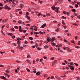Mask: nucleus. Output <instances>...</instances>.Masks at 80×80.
<instances>
[{
    "instance_id": "7",
    "label": "nucleus",
    "mask_w": 80,
    "mask_h": 80,
    "mask_svg": "<svg viewBox=\"0 0 80 80\" xmlns=\"http://www.w3.org/2000/svg\"><path fill=\"white\" fill-rule=\"evenodd\" d=\"M46 23H44L41 26V27H42V28H45V27L46 26Z\"/></svg>"
},
{
    "instance_id": "3",
    "label": "nucleus",
    "mask_w": 80,
    "mask_h": 80,
    "mask_svg": "<svg viewBox=\"0 0 80 80\" xmlns=\"http://www.w3.org/2000/svg\"><path fill=\"white\" fill-rule=\"evenodd\" d=\"M57 60H55V61H53L52 63V66H53L54 65H55V63H57Z\"/></svg>"
},
{
    "instance_id": "41",
    "label": "nucleus",
    "mask_w": 80,
    "mask_h": 80,
    "mask_svg": "<svg viewBox=\"0 0 80 80\" xmlns=\"http://www.w3.org/2000/svg\"><path fill=\"white\" fill-rule=\"evenodd\" d=\"M19 49H20V50H22V49H23V47L21 46Z\"/></svg>"
},
{
    "instance_id": "16",
    "label": "nucleus",
    "mask_w": 80,
    "mask_h": 80,
    "mask_svg": "<svg viewBox=\"0 0 80 80\" xmlns=\"http://www.w3.org/2000/svg\"><path fill=\"white\" fill-rule=\"evenodd\" d=\"M8 6H6L5 7H4V9H5V10H7V9H8Z\"/></svg>"
},
{
    "instance_id": "28",
    "label": "nucleus",
    "mask_w": 80,
    "mask_h": 80,
    "mask_svg": "<svg viewBox=\"0 0 80 80\" xmlns=\"http://www.w3.org/2000/svg\"><path fill=\"white\" fill-rule=\"evenodd\" d=\"M72 12H76V10L75 9H72Z\"/></svg>"
},
{
    "instance_id": "42",
    "label": "nucleus",
    "mask_w": 80,
    "mask_h": 80,
    "mask_svg": "<svg viewBox=\"0 0 80 80\" xmlns=\"http://www.w3.org/2000/svg\"><path fill=\"white\" fill-rule=\"evenodd\" d=\"M44 48H48V46L46 45L45 46Z\"/></svg>"
},
{
    "instance_id": "22",
    "label": "nucleus",
    "mask_w": 80,
    "mask_h": 80,
    "mask_svg": "<svg viewBox=\"0 0 80 80\" xmlns=\"http://www.w3.org/2000/svg\"><path fill=\"white\" fill-rule=\"evenodd\" d=\"M55 9H56V10H59L60 9V8L59 7H56Z\"/></svg>"
},
{
    "instance_id": "34",
    "label": "nucleus",
    "mask_w": 80,
    "mask_h": 80,
    "mask_svg": "<svg viewBox=\"0 0 80 80\" xmlns=\"http://www.w3.org/2000/svg\"><path fill=\"white\" fill-rule=\"evenodd\" d=\"M5 53V52H2V51H1L0 52V53H1V54H3V53Z\"/></svg>"
},
{
    "instance_id": "11",
    "label": "nucleus",
    "mask_w": 80,
    "mask_h": 80,
    "mask_svg": "<svg viewBox=\"0 0 80 80\" xmlns=\"http://www.w3.org/2000/svg\"><path fill=\"white\" fill-rule=\"evenodd\" d=\"M54 40H55V37H53L52 38V42H53Z\"/></svg>"
},
{
    "instance_id": "45",
    "label": "nucleus",
    "mask_w": 80,
    "mask_h": 80,
    "mask_svg": "<svg viewBox=\"0 0 80 80\" xmlns=\"http://www.w3.org/2000/svg\"><path fill=\"white\" fill-rule=\"evenodd\" d=\"M34 28V30H35V31H37V30H38V29H37V28Z\"/></svg>"
},
{
    "instance_id": "29",
    "label": "nucleus",
    "mask_w": 80,
    "mask_h": 80,
    "mask_svg": "<svg viewBox=\"0 0 80 80\" xmlns=\"http://www.w3.org/2000/svg\"><path fill=\"white\" fill-rule=\"evenodd\" d=\"M27 57H28V58H30V55H27Z\"/></svg>"
},
{
    "instance_id": "14",
    "label": "nucleus",
    "mask_w": 80,
    "mask_h": 80,
    "mask_svg": "<svg viewBox=\"0 0 80 80\" xmlns=\"http://www.w3.org/2000/svg\"><path fill=\"white\" fill-rule=\"evenodd\" d=\"M20 8H23V4H21L20 5Z\"/></svg>"
},
{
    "instance_id": "26",
    "label": "nucleus",
    "mask_w": 80,
    "mask_h": 80,
    "mask_svg": "<svg viewBox=\"0 0 80 80\" xmlns=\"http://www.w3.org/2000/svg\"><path fill=\"white\" fill-rule=\"evenodd\" d=\"M62 23L63 24V25H65V22H64V21H63V20L62 21Z\"/></svg>"
},
{
    "instance_id": "13",
    "label": "nucleus",
    "mask_w": 80,
    "mask_h": 80,
    "mask_svg": "<svg viewBox=\"0 0 80 80\" xmlns=\"http://www.w3.org/2000/svg\"><path fill=\"white\" fill-rule=\"evenodd\" d=\"M47 42H50V38H47Z\"/></svg>"
},
{
    "instance_id": "9",
    "label": "nucleus",
    "mask_w": 80,
    "mask_h": 80,
    "mask_svg": "<svg viewBox=\"0 0 80 80\" xmlns=\"http://www.w3.org/2000/svg\"><path fill=\"white\" fill-rule=\"evenodd\" d=\"M67 36H68V37H70V36H71V34H70V33L68 32L67 33Z\"/></svg>"
},
{
    "instance_id": "24",
    "label": "nucleus",
    "mask_w": 80,
    "mask_h": 80,
    "mask_svg": "<svg viewBox=\"0 0 80 80\" xmlns=\"http://www.w3.org/2000/svg\"><path fill=\"white\" fill-rule=\"evenodd\" d=\"M34 33L36 35H37L38 34H39V32H34Z\"/></svg>"
},
{
    "instance_id": "55",
    "label": "nucleus",
    "mask_w": 80,
    "mask_h": 80,
    "mask_svg": "<svg viewBox=\"0 0 80 80\" xmlns=\"http://www.w3.org/2000/svg\"><path fill=\"white\" fill-rule=\"evenodd\" d=\"M58 30H59V28H58L57 29L55 30V31H56V32H58Z\"/></svg>"
},
{
    "instance_id": "2",
    "label": "nucleus",
    "mask_w": 80,
    "mask_h": 80,
    "mask_svg": "<svg viewBox=\"0 0 80 80\" xmlns=\"http://www.w3.org/2000/svg\"><path fill=\"white\" fill-rule=\"evenodd\" d=\"M37 28V27L34 25L32 27H31L30 28V30H32V31L33 30V29L34 28Z\"/></svg>"
},
{
    "instance_id": "56",
    "label": "nucleus",
    "mask_w": 80,
    "mask_h": 80,
    "mask_svg": "<svg viewBox=\"0 0 80 80\" xmlns=\"http://www.w3.org/2000/svg\"><path fill=\"white\" fill-rule=\"evenodd\" d=\"M7 9H8V10H9L11 9V8L9 7H8Z\"/></svg>"
},
{
    "instance_id": "1",
    "label": "nucleus",
    "mask_w": 80,
    "mask_h": 80,
    "mask_svg": "<svg viewBox=\"0 0 80 80\" xmlns=\"http://www.w3.org/2000/svg\"><path fill=\"white\" fill-rule=\"evenodd\" d=\"M68 66L70 68L71 70H74V67L71 66L70 65H68Z\"/></svg>"
},
{
    "instance_id": "38",
    "label": "nucleus",
    "mask_w": 80,
    "mask_h": 80,
    "mask_svg": "<svg viewBox=\"0 0 80 80\" xmlns=\"http://www.w3.org/2000/svg\"><path fill=\"white\" fill-rule=\"evenodd\" d=\"M29 14V13L28 12H26V15L27 16L28 15V14Z\"/></svg>"
},
{
    "instance_id": "49",
    "label": "nucleus",
    "mask_w": 80,
    "mask_h": 80,
    "mask_svg": "<svg viewBox=\"0 0 80 80\" xmlns=\"http://www.w3.org/2000/svg\"><path fill=\"white\" fill-rule=\"evenodd\" d=\"M74 65H76V66H78V64L77 63H75Z\"/></svg>"
},
{
    "instance_id": "8",
    "label": "nucleus",
    "mask_w": 80,
    "mask_h": 80,
    "mask_svg": "<svg viewBox=\"0 0 80 80\" xmlns=\"http://www.w3.org/2000/svg\"><path fill=\"white\" fill-rule=\"evenodd\" d=\"M0 78H2V79H4V80L6 79V78H5V77L4 76H1Z\"/></svg>"
},
{
    "instance_id": "37",
    "label": "nucleus",
    "mask_w": 80,
    "mask_h": 80,
    "mask_svg": "<svg viewBox=\"0 0 80 80\" xmlns=\"http://www.w3.org/2000/svg\"><path fill=\"white\" fill-rule=\"evenodd\" d=\"M21 47V46H20V45H18V47H17V48H19L20 49V48Z\"/></svg>"
},
{
    "instance_id": "18",
    "label": "nucleus",
    "mask_w": 80,
    "mask_h": 80,
    "mask_svg": "<svg viewBox=\"0 0 80 80\" xmlns=\"http://www.w3.org/2000/svg\"><path fill=\"white\" fill-rule=\"evenodd\" d=\"M44 77H45V78L47 77H48V75H47V74H44Z\"/></svg>"
},
{
    "instance_id": "23",
    "label": "nucleus",
    "mask_w": 80,
    "mask_h": 80,
    "mask_svg": "<svg viewBox=\"0 0 80 80\" xmlns=\"http://www.w3.org/2000/svg\"><path fill=\"white\" fill-rule=\"evenodd\" d=\"M70 65H74V64H73V62H71L70 63Z\"/></svg>"
},
{
    "instance_id": "21",
    "label": "nucleus",
    "mask_w": 80,
    "mask_h": 80,
    "mask_svg": "<svg viewBox=\"0 0 80 80\" xmlns=\"http://www.w3.org/2000/svg\"><path fill=\"white\" fill-rule=\"evenodd\" d=\"M46 15L47 16V17H48V16H50V14L48 13L46 14Z\"/></svg>"
},
{
    "instance_id": "36",
    "label": "nucleus",
    "mask_w": 80,
    "mask_h": 80,
    "mask_svg": "<svg viewBox=\"0 0 80 80\" xmlns=\"http://www.w3.org/2000/svg\"><path fill=\"white\" fill-rule=\"evenodd\" d=\"M21 10V9H17L16 10V12H18V11H19H19H20V10Z\"/></svg>"
},
{
    "instance_id": "40",
    "label": "nucleus",
    "mask_w": 80,
    "mask_h": 80,
    "mask_svg": "<svg viewBox=\"0 0 80 80\" xmlns=\"http://www.w3.org/2000/svg\"><path fill=\"white\" fill-rule=\"evenodd\" d=\"M55 12H57V13H60V11L58 10H56Z\"/></svg>"
},
{
    "instance_id": "54",
    "label": "nucleus",
    "mask_w": 80,
    "mask_h": 80,
    "mask_svg": "<svg viewBox=\"0 0 80 80\" xmlns=\"http://www.w3.org/2000/svg\"><path fill=\"white\" fill-rule=\"evenodd\" d=\"M12 44L14 46H17V44L15 43H12Z\"/></svg>"
},
{
    "instance_id": "62",
    "label": "nucleus",
    "mask_w": 80,
    "mask_h": 80,
    "mask_svg": "<svg viewBox=\"0 0 80 80\" xmlns=\"http://www.w3.org/2000/svg\"><path fill=\"white\" fill-rule=\"evenodd\" d=\"M77 4L79 5H80V2H78Z\"/></svg>"
},
{
    "instance_id": "5",
    "label": "nucleus",
    "mask_w": 80,
    "mask_h": 80,
    "mask_svg": "<svg viewBox=\"0 0 80 80\" xmlns=\"http://www.w3.org/2000/svg\"><path fill=\"white\" fill-rule=\"evenodd\" d=\"M17 43L18 45H19L20 44H21V42L19 40H18L17 42Z\"/></svg>"
},
{
    "instance_id": "27",
    "label": "nucleus",
    "mask_w": 80,
    "mask_h": 80,
    "mask_svg": "<svg viewBox=\"0 0 80 80\" xmlns=\"http://www.w3.org/2000/svg\"><path fill=\"white\" fill-rule=\"evenodd\" d=\"M6 73H9V71H8V70H6Z\"/></svg>"
},
{
    "instance_id": "44",
    "label": "nucleus",
    "mask_w": 80,
    "mask_h": 80,
    "mask_svg": "<svg viewBox=\"0 0 80 80\" xmlns=\"http://www.w3.org/2000/svg\"><path fill=\"white\" fill-rule=\"evenodd\" d=\"M14 28H15L18 29V26H14Z\"/></svg>"
},
{
    "instance_id": "31",
    "label": "nucleus",
    "mask_w": 80,
    "mask_h": 80,
    "mask_svg": "<svg viewBox=\"0 0 80 80\" xmlns=\"http://www.w3.org/2000/svg\"><path fill=\"white\" fill-rule=\"evenodd\" d=\"M62 18H63V19L66 20V18L64 17V16H62Z\"/></svg>"
},
{
    "instance_id": "60",
    "label": "nucleus",
    "mask_w": 80,
    "mask_h": 80,
    "mask_svg": "<svg viewBox=\"0 0 80 80\" xmlns=\"http://www.w3.org/2000/svg\"><path fill=\"white\" fill-rule=\"evenodd\" d=\"M64 41L65 42H67V40L65 39H64Z\"/></svg>"
},
{
    "instance_id": "57",
    "label": "nucleus",
    "mask_w": 80,
    "mask_h": 80,
    "mask_svg": "<svg viewBox=\"0 0 80 80\" xmlns=\"http://www.w3.org/2000/svg\"><path fill=\"white\" fill-rule=\"evenodd\" d=\"M76 48H80V47L77 46H76Z\"/></svg>"
},
{
    "instance_id": "64",
    "label": "nucleus",
    "mask_w": 80,
    "mask_h": 80,
    "mask_svg": "<svg viewBox=\"0 0 80 80\" xmlns=\"http://www.w3.org/2000/svg\"><path fill=\"white\" fill-rule=\"evenodd\" d=\"M15 36L14 35H13L12 36V38H15Z\"/></svg>"
},
{
    "instance_id": "30",
    "label": "nucleus",
    "mask_w": 80,
    "mask_h": 80,
    "mask_svg": "<svg viewBox=\"0 0 80 80\" xmlns=\"http://www.w3.org/2000/svg\"><path fill=\"white\" fill-rule=\"evenodd\" d=\"M8 34L10 36H12V35H13V34H12V33H8Z\"/></svg>"
},
{
    "instance_id": "17",
    "label": "nucleus",
    "mask_w": 80,
    "mask_h": 80,
    "mask_svg": "<svg viewBox=\"0 0 80 80\" xmlns=\"http://www.w3.org/2000/svg\"><path fill=\"white\" fill-rule=\"evenodd\" d=\"M27 18L28 19V20L29 21H30V18L29 17V16H27Z\"/></svg>"
},
{
    "instance_id": "43",
    "label": "nucleus",
    "mask_w": 80,
    "mask_h": 80,
    "mask_svg": "<svg viewBox=\"0 0 80 80\" xmlns=\"http://www.w3.org/2000/svg\"><path fill=\"white\" fill-rule=\"evenodd\" d=\"M43 58L44 59H47V57L44 56Z\"/></svg>"
},
{
    "instance_id": "32",
    "label": "nucleus",
    "mask_w": 80,
    "mask_h": 80,
    "mask_svg": "<svg viewBox=\"0 0 80 80\" xmlns=\"http://www.w3.org/2000/svg\"><path fill=\"white\" fill-rule=\"evenodd\" d=\"M26 70L28 72H30V69H28V68H27Z\"/></svg>"
},
{
    "instance_id": "53",
    "label": "nucleus",
    "mask_w": 80,
    "mask_h": 80,
    "mask_svg": "<svg viewBox=\"0 0 80 80\" xmlns=\"http://www.w3.org/2000/svg\"><path fill=\"white\" fill-rule=\"evenodd\" d=\"M41 49H42V48H38V50H41Z\"/></svg>"
},
{
    "instance_id": "48",
    "label": "nucleus",
    "mask_w": 80,
    "mask_h": 80,
    "mask_svg": "<svg viewBox=\"0 0 80 80\" xmlns=\"http://www.w3.org/2000/svg\"><path fill=\"white\" fill-rule=\"evenodd\" d=\"M14 70L15 72L16 73H18V72H17V69H15Z\"/></svg>"
},
{
    "instance_id": "52",
    "label": "nucleus",
    "mask_w": 80,
    "mask_h": 80,
    "mask_svg": "<svg viewBox=\"0 0 80 80\" xmlns=\"http://www.w3.org/2000/svg\"><path fill=\"white\" fill-rule=\"evenodd\" d=\"M74 15H75V16H78V15H77V13H74Z\"/></svg>"
},
{
    "instance_id": "19",
    "label": "nucleus",
    "mask_w": 80,
    "mask_h": 80,
    "mask_svg": "<svg viewBox=\"0 0 80 80\" xmlns=\"http://www.w3.org/2000/svg\"><path fill=\"white\" fill-rule=\"evenodd\" d=\"M75 7L76 8H78V4H76L75 5Z\"/></svg>"
},
{
    "instance_id": "25",
    "label": "nucleus",
    "mask_w": 80,
    "mask_h": 80,
    "mask_svg": "<svg viewBox=\"0 0 80 80\" xmlns=\"http://www.w3.org/2000/svg\"><path fill=\"white\" fill-rule=\"evenodd\" d=\"M29 39L30 40H33V38L32 37H29Z\"/></svg>"
},
{
    "instance_id": "59",
    "label": "nucleus",
    "mask_w": 80,
    "mask_h": 80,
    "mask_svg": "<svg viewBox=\"0 0 80 80\" xmlns=\"http://www.w3.org/2000/svg\"><path fill=\"white\" fill-rule=\"evenodd\" d=\"M23 47H27V45L25 44H23Z\"/></svg>"
},
{
    "instance_id": "6",
    "label": "nucleus",
    "mask_w": 80,
    "mask_h": 80,
    "mask_svg": "<svg viewBox=\"0 0 80 80\" xmlns=\"http://www.w3.org/2000/svg\"><path fill=\"white\" fill-rule=\"evenodd\" d=\"M41 73V72H40L38 71L36 72V74L37 75H40Z\"/></svg>"
},
{
    "instance_id": "33",
    "label": "nucleus",
    "mask_w": 80,
    "mask_h": 80,
    "mask_svg": "<svg viewBox=\"0 0 80 80\" xmlns=\"http://www.w3.org/2000/svg\"><path fill=\"white\" fill-rule=\"evenodd\" d=\"M16 62H17V63H20V61L18 60H17L16 61Z\"/></svg>"
},
{
    "instance_id": "61",
    "label": "nucleus",
    "mask_w": 80,
    "mask_h": 80,
    "mask_svg": "<svg viewBox=\"0 0 80 80\" xmlns=\"http://www.w3.org/2000/svg\"><path fill=\"white\" fill-rule=\"evenodd\" d=\"M77 18H78L79 19H80V15L78 16Z\"/></svg>"
},
{
    "instance_id": "10",
    "label": "nucleus",
    "mask_w": 80,
    "mask_h": 80,
    "mask_svg": "<svg viewBox=\"0 0 80 80\" xmlns=\"http://www.w3.org/2000/svg\"><path fill=\"white\" fill-rule=\"evenodd\" d=\"M51 45H52L53 46H56V44L54 42H51Z\"/></svg>"
},
{
    "instance_id": "12",
    "label": "nucleus",
    "mask_w": 80,
    "mask_h": 80,
    "mask_svg": "<svg viewBox=\"0 0 80 80\" xmlns=\"http://www.w3.org/2000/svg\"><path fill=\"white\" fill-rule=\"evenodd\" d=\"M66 77V75H64L63 76H61L60 78H62V79H63L64 78V77Z\"/></svg>"
},
{
    "instance_id": "50",
    "label": "nucleus",
    "mask_w": 80,
    "mask_h": 80,
    "mask_svg": "<svg viewBox=\"0 0 80 80\" xmlns=\"http://www.w3.org/2000/svg\"><path fill=\"white\" fill-rule=\"evenodd\" d=\"M27 62H28V63H31V62H30L29 61V60H28V59H27L26 60Z\"/></svg>"
},
{
    "instance_id": "63",
    "label": "nucleus",
    "mask_w": 80,
    "mask_h": 80,
    "mask_svg": "<svg viewBox=\"0 0 80 80\" xmlns=\"http://www.w3.org/2000/svg\"><path fill=\"white\" fill-rule=\"evenodd\" d=\"M54 59V57L51 58H50V60H53Z\"/></svg>"
},
{
    "instance_id": "47",
    "label": "nucleus",
    "mask_w": 80,
    "mask_h": 80,
    "mask_svg": "<svg viewBox=\"0 0 80 80\" xmlns=\"http://www.w3.org/2000/svg\"><path fill=\"white\" fill-rule=\"evenodd\" d=\"M38 3H41V4H42V1H39L38 2Z\"/></svg>"
},
{
    "instance_id": "35",
    "label": "nucleus",
    "mask_w": 80,
    "mask_h": 80,
    "mask_svg": "<svg viewBox=\"0 0 80 80\" xmlns=\"http://www.w3.org/2000/svg\"><path fill=\"white\" fill-rule=\"evenodd\" d=\"M31 4H32V5H37V4H35L33 2H31Z\"/></svg>"
},
{
    "instance_id": "15",
    "label": "nucleus",
    "mask_w": 80,
    "mask_h": 80,
    "mask_svg": "<svg viewBox=\"0 0 80 80\" xmlns=\"http://www.w3.org/2000/svg\"><path fill=\"white\" fill-rule=\"evenodd\" d=\"M58 3V1H56V2H55L54 5V6H55V5H57V4Z\"/></svg>"
},
{
    "instance_id": "20",
    "label": "nucleus",
    "mask_w": 80,
    "mask_h": 80,
    "mask_svg": "<svg viewBox=\"0 0 80 80\" xmlns=\"http://www.w3.org/2000/svg\"><path fill=\"white\" fill-rule=\"evenodd\" d=\"M67 50L68 52H72V50L71 49H67Z\"/></svg>"
},
{
    "instance_id": "39",
    "label": "nucleus",
    "mask_w": 80,
    "mask_h": 80,
    "mask_svg": "<svg viewBox=\"0 0 80 80\" xmlns=\"http://www.w3.org/2000/svg\"><path fill=\"white\" fill-rule=\"evenodd\" d=\"M33 31L32 30V31L31 32V35H33Z\"/></svg>"
},
{
    "instance_id": "51",
    "label": "nucleus",
    "mask_w": 80,
    "mask_h": 80,
    "mask_svg": "<svg viewBox=\"0 0 80 80\" xmlns=\"http://www.w3.org/2000/svg\"><path fill=\"white\" fill-rule=\"evenodd\" d=\"M24 43H25L26 44H27V43H28V42H27V41L25 40L24 42Z\"/></svg>"
},
{
    "instance_id": "46",
    "label": "nucleus",
    "mask_w": 80,
    "mask_h": 80,
    "mask_svg": "<svg viewBox=\"0 0 80 80\" xmlns=\"http://www.w3.org/2000/svg\"><path fill=\"white\" fill-rule=\"evenodd\" d=\"M51 8L52 9V10H54L55 9V6L52 7Z\"/></svg>"
},
{
    "instance_id": "58",
    "label": "nucleus",
    "mask_w": 80,
    "mask_h": 80,
    "mask_svg": "<svg viewBox=\"0 0 80 80\" xmlns=\"http://www.w3.org/2000/svg\"><path fill=\"white\" fill-rule=\"evenodd\" d=\"M22 29H19V32H22Z\"/></svg>"
},
{
    "instance_id": "4",
    "label": "nucleus",
    "mask_w": 80,
    "mask_h": 80,
    "mask_svg": "<svg viewBox=\"0 0 80 80\" xmlns=\"http://www.w3.org/2000/svg\"><path fill=\"white\" fill-rule=\"evenodd\" d=\"M8 21V19H4L2 21V22L3 23H4L5 22H7Z\"/></svg>"
}]
</instances>
